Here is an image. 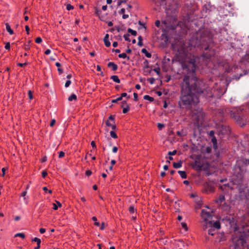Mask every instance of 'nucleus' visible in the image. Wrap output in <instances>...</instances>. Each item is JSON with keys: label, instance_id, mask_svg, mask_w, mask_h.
<instances>
[{"label": "nucleus", "instance_id": "obj_39", "mask_svg": "<svg viewBox=\"0 0 249 249\" xmlns=\"http://www.w3.org/2000/svg\"><path fill=\"white\" fill-rule=\"evenodd\" d=\"M29 98L30 100L33 98V93L31 90H29L28 92Z\"/></svg>", "mask_w": 249, "mask_h": 249}, {"label": "nucleus", "instance_id": "obj_27", "mask_svg": "<svg viewBox=\"0 0 249 249\" xmlns=\"http://www.w3.org/2000/svg\"><path fill=\"white\" fill-rule=\"evenodd\" d=\"M181 166V162H174L173 163V167L176 169L179 168Z\"/></svg>", "mask_w": 249, "mask_h": 249}, {"label": "nucleus", "instance_id": "obj_56", "mask_svg": "<svg viewBox=\"0 0 249 249\" xmlns=\"http://www.w3.org/2000/svg\"><path fill=\"white\" fill-rule=\"evenodd\" d=\"M118 151V148L116 146H114L112 148V152L113 153H116Z\"/></svg>", "mask_w": 249, "mask_h": 249}, {"label": "nucleus", "instance_id": "obj_29", "mask_svg": "<svg viewBox=\"0 0 249 249\" xmlns=\"http://www.w3.org/2000/svg\"><path fill=\"white\" fill-rule=\"evenodd\" d=\"M33 242H36L37 243V245L41 244V240L37 237H35L32 239Z\"/></svg>", "mask_w": 249, "mask_h": 249}, {"label": "nucleus", "instance_id": "obj_11", "mask_svg": "<svg viewBox=\"0 0 249 249\" xmlns=\"http://www.w3.org/2000/svg\"><path fill=\"white\" fill-rule=\"evenodd\" d=\"M208 224L211 227H213L215 229H219L220 228V224L219 221H215L213 223L211 221H209Z\"/></svg>", "mask_w": 249, "mask_h": 249}, {"label": "nucleus", "instance_id": "obj_54", "mask_svg": "<svg viewBox=\"0 0 249 249\" xmlns=\"http://www.w3.org/2000/svg\"><path fill=\"white\" fill-rule=\"evenodd\" d=\"M26 65H27V63H26V62H25L24 63H19L18 64V66H19V67H23V66H25Z\"/></svg>", "mask_w": 249, "mask_h": 249}, {"label": "nucleus", "instance_id": "obj_23", "mask_svg": "<svg viewBox=\"0 0 249 249\" xmlns=\"http://www.w3.org/2000/svg\"><path fill=\"white\" fill-rule=\"evenodd\" d=\"M143 99L146 100H148L150 102H153L154 99L153 97H150V96L148 95H145L143 96Z\"/></svg>", "mask_w": 249, "mask_h": 249}, {"label": "nucleus", "instance_id": "obj_46", "mask_svg": "<svg viewBox=\"0 0 249 249\" xmlns=\"http://www.w3.org/2000/svg\"><path fill=\"white\" fill-rule=\"evenodd\" d=\"M5 48L6 50H9L10 49V44L9 42H7L6 43L5 46Z\"/></svg>", "mask_w": 249, "mask_h": 249}, {"label": "nucleus", "instance_id": "obj_42", "mask_svg": "<svg viewBox=\"0 0 249 249\" xmlns=\"http://www.w3.org/2000/svg\"><path fill=\"white\" fill-rule=\"evenodd\" d=\"M129 211L130 212V213H134V211H135V208L133 206H130L129 208Z\"/></svg>", "mask_w": 249, "mask_h": 249}, {"label": "nucleus", "instance_id": "obj_7", "mask_svg": "<svg viewBox=\"0 0 249 249\" xmlns=\"http://www.w3.org/2000/svg\"><path fill=\"white\" fill-rule=\"evenodd\" d=\"M218 132L222 135H227L230 133V128L228 126L221 125L218 128Z\"/></svg>", "mask_w": 249, "mask_h": 249}, {"label": "nucleus", "instance_id": "obj_58", "mask_svg": "<svg viewBox=\"0 0 249 249\" xmlns=\"http://www.w3.org/2000/svg\"><path fill=\"white\" fill-rule=\"evenodd\" d=\"M53 209L54 210H57L58 206L55 203H53Z\"/></svg>", "mask_w": 249, "mask_h": 249}, {"label": "nucleus", "instance_id": "obj_59", "mask_svg": "<svg viewBox=\"0 0 249 249\" xmlns=\"http://www.w3.org/2000/svg\"><path fill=\"white\" fill-rule=\"evenodd\" d=\"M44 53L46 55H49L51 53V50L50 49H47L45 51Z\"/></svg>", "mask_w": 249, "mask_h": 249}, {"label": "nucleus", "instance_id": "obj_36", "mask_svg": "<svg viewBox=\"0 0 249 249\" xmlns=\"http://www.w3.org/2000/svg\"><path fill=\"white\" fill-rule=\"evenodd\" d=\"M243 59L247 62H249V54H246L243 57Z\"/></svg>", "mask_w": 249, "mask_h": 249}, {"label": "nucleus", "instance_id": "obj_2", "mask_svg": "<svg viewBox=\"0 0 249 249\" xmlns=\"http://www.w3.org/2000/svg\"><path fill=\"white\" fill-rule=\"evenodd\" d=\"M243 172H233L229 179L230 183L218 185V187L225 191L230 188L231 190H236L239 193H242L247 187L246 185L243 183Z\"/></svg>", "mask_w": 249, "mask_h": 249}, {"label": "nucleus", "instance_id": "obj_5", "mask_svg": "<svg viewBox=\"0 0 249 249\" xmlns=\"http://www.w3.org/2000/svg\"><path fill=\"white\" fill-rule=\"evenodd\" d=\"M245 158L239 160L237 162L235 170L238 169L239 171L242 172L246 170L245 168L246 166L249 165V150L245 155Z\"/></svg>", "mask_w": 249, "mask_h": 249}, {"label": "nucleus", "instance_id": "obj_30", "mask_svg": "<svg viewBox=\"0 0 249 249\" xmlns=\"http://www.w3.org/2000/svg\"><path fill=\"white\" fill-rule=\"evenodd\" d=\"M15 237H20L22 239L25 238V234L23 233H18L15 234Z\"/></svg>", "mask_w": 249, "mask_h": 249}, {"label": "nucleus", "instance_id": "obj_53", "mask_svg": "<svg viewBox=\"0 0 249 249\" xmlns=\"http://www.w3.org/2000/svg\"><path fill=\"white\" fill-rule=\"evenodd\" d=\"M133 96L134 101H137L138 100V94L134 92L133 93Z\"/></svg>", "mask_w": 249, "mask_h": 249}, {"label": "nucleus", "instance_id": "obj_8", "mask_svg": "<svg viewBox=\"0 0 249 249\" xmlns=\"http://www.w3.org/2000/svg\"><path fill=\"white\" fill-rule=\"evenodd\" d=\"M201 217L207 225L209 223V219H212L211 213L205 210H202L201 211Z\"/></svg>", "mask_w": 249, "mask_h": 249}, {"label": "nucleus", "instance_id": "obj_32", "mask_svg": "<svg viewBox=\"0 0 249 249\" xmlns=\"http://www.w3.org/2000/svg\"><path fill=\"white\" fill-rule=\"evenodd\" d=\"M178 173L182 178H187L186 172H178Z\"/></svg>", "mask_w": 249, "mask_h": 249}, {"label": "nucleus", "instance_id": "obj_17", "mask_svg": "<svg viewBox=\"0 0 249 249\" xmlns=\"http://www.w3.org/2000/svg\"><path fill=\"white\" fill-rule=\"evenodd\" d=\"M221 209L225 211H228L230 209V206L227 204L226 203H224L222 206H221Z\"/></svg>", "mask_w": 249, "mask_h": 249}, {"label": "nucleus", "instance_id": "obj_35", "mask_svg": "<svg viewBox=\"0 0 249 249\" xmlns=\"http://www.w3.org/2000/svg\"><path fill=\"white\" fill-rule=\"evenodd\" d=\"M130 36V35L128 34H124V39L126 40V41H130V39H129V36Z\"/></svg>", "mask_w": 249, "mask_h": 249}, {"label": "nucleus", "instance_id": "obj_24", "mask_svg": "<svg viewBox=\"0 0 249 249\" xmlns=\"http://www.w3.org/2000/svg\"><path fill=\"white\" fill-rule=\"evenodd\" d=\"M77 99L76 95L75 94H72L69 98L68 100L69 101H72V100H76Z\"/></svg>", "mask_w": 249, "mask_h": 249}, {"label": "nucleus", "instance_id": "obj_61", "mask_svg": "<svg viewBox=\"0 0 249 249\" xmlns=\"http://www.w3.org/2000/svg\"><path fill=\"white\" fill-rule=\"evenodd\" d=\"M91 145L93 148H95L96 147L95 142L94 141H92L91 142Z\"/></svg>", "mask_w": 249, "mask_h": 249}, {"label": "nucleus", "instance_id": "obj_45", "mask_svg": "<svg viewBox=\"0 0 249 249\" xmlns=\"http://www.w3.org/2000/svg\"><path fill=\"white\" fill-rule=\"evenodd\" d=\"M42 38L40 37H37L36 39V43H40L42 42Z\"/></svg>", "mask_w": 249, "mask_h": 249}, {"label": "nucleus", "instance_id": "obj_57", "mask_svg": "<svg viewBox=\"0 0 249 249\" xmlns=\"http://www.w3.org/2000/svg\"><path fill=\"white\" fill-rule=\"evenodd\" d=\"M25 30L27 32V34H29V30H30V29H29V27L28 25H26L25 26Z\"/></svg>", "mask_w": 249, "mask_h": 249}, {"label": "nucleus", "instance_id": "obj_14", "mask_svg": "<svg viewBox=\"0 0 249 249\" xmlns=\"http://www.w3.org/2000/svg\"><path fill=\"white\" fill-rule=\"evenodd\" d=\"M225 200V196L223 195H221L219 196L218 198L216 199V202L218 204H221L223 202H224Z\"/></svg>", "mask_w": 249, "mask_h": 249}, {"label": "nucleus", "instance_id": "obj_51", "mask_svg": "<svg viewBox=\"0 0 249 249\" xmlns=\"http://www.w3.org/2000/svg\"><path fill=\"white\" fill-rule=\"evenodd\" d=\"M122 106H121V107H122V108H123V107H124V106H125V107H126V105H128V104H127V102H126V101H125V100L123 101L122 102Z\"/></svg>", "mask_w": 249, "mask_h": 249}, {"label": "nucleus", "instance_id": "obj_50", "mask_svg": "<svg viewBox=\"0 0 249 249\" xmlns=\"http://www.w3.org/2000/svg\"><path fill=\"white\" fill-rule=\"evenodd\" d=\"M65 156V153L63 151H60L59 153V158H61Z\"/></svg>", "mask_w": 249, "mask_h": 249}, {"label": "nucleus", "instance_id": "obj_48", "mask_svg": "<svg viewBox=\"0 0 249 249\" xmlns=\"http://www.w3.org/2000/svg\"><path fill=\"white\" fill-rule=\"evenodd\" d=\"M164 125L162 124H160V123L158 124V127L160 130H161L162 128L164 127Z\"/></svg>", "mask_w": 249, "mask_h": 249}, {"label": "nucleus", "instance_id": "obj_60", "mask_svg": "<svg viewBox=\"0 0 249 249\" xmlns=\"http://www.w3.org/2000/svg\"><path fill=\"white\" fill-rule=\"evenodd\" d=\"M214 132L212 130L209 133V135L210 136L212 137H214Z\"/></svg>", "mask_w": 249, "mask_h": 249}, {"label": "nucleus", "instance_id": "obj_10", "mask_svg": "<svg viewBox=\"0 0 249 249\" xmlns=\"http://www.w3.org/2000/svg\"><path fill=\"white\" fill-rule=\"evenodd\" d=\"M194 120L198 124L201 123L204 118V113L199 111L196 114L193 115Z\"/></svg>", "mask_w": 249, "mask_h": 249}, {"label": "nucleus", "instance_id": "obj_38", "mask_svg": "<svg viewBox=\"0 0 249 249\" xmlns=\"http://www.w3.org/2000/svg\"><path fill=\"white\" fill-rule=\"evenodd\" d=\"M177 153V150H174L173 151H169L168 153V155L169 156H173L175 155Z\"/></svg>", "mask_w": 249, "mask_h": 249}, {"label": "nucleus", "instance_id": "obj_3", "mask_svg": "<svg viewBox=\"0 0 249 249\" xmlns=\"http://www.w3.org/2000/svg\"><path fill=\"white\" fill-rule=\"evenodd\" d=\"M196 37H192L190 41V45L195 48L200 47L204 50L209 49L210 44L213 42V36L211 32L204 30L198 34Z\"/></svg>", "mask_w": 249, "mask_h": 249}, {"label": "nucleus", "instance_id": "obj_20", "mask_svg": "<svg viewBox=\"0 0 249 249\" xmlns=\"http://www.w3.org/2000/svg\"><path fill=\"white\" fill-rule=\"evenodd\" d=\"M55 66L58 67L57 71L59 72L60 74H61L63 72V71L62 69L60 68L61 64L59 62H56L55 64Z\"/></svg>", "mask_w": 249, "mask_h": 249}, {"label": "nucleus", "instance_id": "obj_19", "mask_svg": "<svg viewBox=\"0 0 249 249\" xmlns=\"http://www.w3.org/2000/svg\"><path fill=\"white\" fill-rule=\"evenodd\" d=\"M142 52L145 54V56L148 58H150L151 57V54L149 53H148L146 49L145 48H143L142 50Z\"/></svg>", "mask_w": 249, "mask_h": 249}, {"label": "nucleus", "instance_id": "obj_49", "mask_svg": "<svg viewBox=\"0 0 249 249\" xmlns=\"http://www.w3.org/2000/svg\"><path fill=\"white\" fill-rule=\"evenodd\" d=\"M181 225L182 228H184L185 230L186 231L188 229L186 223L183 222L181 223Z\"/></svg>", "mask_w": 249, "mask_h": 249}, {"label": "nucleus", "instance_id": "obj_40", "mask_svg": "<svg viewBox=\"0 0 249 249\" xmlns=\"http://www.w3.org/2000/svg\"><path fill=\"white\" fill-rule=\"evenodd\" d=\"M121 100H122L121 97H119L117 98H116V99L112 100V103H117L118 101H120Z\"/></svg>", "mask_w": 249, "mask_h": 249}, {"label": "nucleus", "instance_id": "obj_21", "mask_svg": "<svg viewBox=\"0 0 249 249\" xmlns=\"http://www.w3.org/2000/svg\"><path fill=\"white\" fill-rule=\"evenodd\" d=\"M118 56L119 58H127L128 60L130 59L129 56H128L125 53H120L119 54Z\"/></svg>", "mask_w": 249, "mask_h": 249}, {"label": "nucleus", "instance_id": "obj_25", "mask_svg": "<svg viewBox=\"0 0 249 249\" xmlns=\"http://www.w3.org/2000/svg\"><path fill=\"white\" fill-rule=\"evenodd\" d=\"M127 31L128 33H130L133 36H137V32L135 30H132L131 28H128Z\"/></svg>", "mask_w": 249, "mask_h": 249}, {"label": "nucleus", "instance_id": "obj_18", "mask_svg": "<svg viewBox=\"0 0 249 249\" xmlns=\"http://www.w3.org/2000/svg\"><path fill=\"white\" fill-rule=\"evenodd\" d=\"M110 79H112L114 82L117 83H120V80L117 75H112L111 76Z\"/></svg>", "mask_w": 249, "mask_h": 249}, {"label": "nucleus", "instance_id": "obj_47", "mask_svg": "<svg viewBox=\"0 0 249 249\" xmlns=\"http://www.w3.org/2000/svg\"><path fill=\"white\" fill-rule=\"evenodd\" d=\"M71 83V80H67L66 81V82L65 83V87L66 88H68L70 85Z\"/></svg>", "mask_w": 249, "mask_h": 249}, {"label": "nucleus", "instance_id": "obj_28", "mask_svg": "<svg viewBox=\"0 0 249 249\" xmlns=\"http://www.w3.org/2000/svg\"><path fill=\"white\" fill-rule=\"evenodd\" d=\"M212 142L213 143L214 148L215 149H216L217 148V146H216L217 142H216V138L215 137H213V138L212 139Z\"/></svg>", "mask_w": 249, "mask_h": 249}, {"label": "nucleus", "instance_id": "obj_31", "mask_svg": "<svg viewBox=\"0 0 249 249\" xmlns=\"http://www.w3.org/2000/svg\"><path fill=\"white\" fill-rule=\"evenodd\" d=\"M110 136L114 139H117L118 137L117 134L113 131L110 132Z\"/></svg>", "mask_w": 249, "mask_h": 249}, {"label": "nucleus", "instance_id": "obj_1", "mask_svg": "<svg viewBox=\"0 0 249 249\" xmlns=\"http://www.w3.org/2000/svg\"><path fill=\"white\" fill-rule=\"evenodd\" d=\"M182 67L187 75L183 78L178 106L180 108L190 109L199 102L200 95L203 93V82L195 77L197 66L194 58L185 62Z\"/></svg>", "mask_w": 249, "mask_h": 249}, {"label": "nucleus", "instance_id": "obj_22", "mask_svg": "<svg viewBox=\"0 0 249 249\" xmlns=\"http://www.w3.org/2000/svg\"><path fill=\"white\" fill-rule=\"evenodd\" d=\"M123 113L125 114L127 113L129 110L130 106L129 105H126L125 107H123Z\"/></svg>", "mask_w": 249, "mask_h": 249}, {"label": "nucleus", "instance_id": "obj_16", "mask_svg": "<svg viewBox=\"0 0 249 249\" xmlns=\"http://www.w3.org/2000/svg\"><path fill=\"white\" fill-rule=\"evenodd\" d=\"M5 26L7 31L9 33L10 35H13L14 34V31L11 28L10 25L8 23H5Z\"/></svg>", "mask_w": 249, "mask_h": 249}, {"label": "nucleus", "instance_id": "obj_9", "mask_svg": "<svg viewBox=\"0 0 249 249\" xmlns=\"http://www.w3.org/2000/svg\"><path fill=\"white\" fill-rule=\"evenodd\" d=\"M246 243V241L242 238H239L236 241L233 242L234 249H240L241 247H243Z\"/></svg>", "mask_w": 249, "mask_h": 249}, {"label": "nucleus", "instance_id": "obj_62", "mask_svg": "<svg viewBox=\"0 0 249 249\" xmlns=\"http://www.w3.org/2000/svg\"><path fill=\"white\" fill-rule=\"evenodd\" d=\"M46 231V230L44 228H41L39 230V231L41 233H44Z\"/></svg>", "mask_w": 249, "mask_h": 249}, {"label": "nucleus", "instance_id": "obj_15", "mask_svg": "<svg viewBox=\"0 0 249 249\" xmlns=\"http://www.w3.org/2000/svg\"><path fill=\"white\" fill-rule=\"evenodd\" d=\"M27 193V191L26 190H25V191L23 192L21 195V196L23 197L24 203L26 204H27L28 202V199L26 197Z\"/></svg>", "mask_w": 249, "mask_h": 249}, {"label": "nucleus", "instance_id": "obj_4", "mask_svg": "<svg viewBox=\"0 0 249 249\" xmlns=\"http://www.w3.org/2000/svg\"><path fill=\"white\" fill-rule=\"evenodd\" d=\"M227 113L230 114L231 117L241 127L245 126L248 122L246 111L241 107H235L232 109H228L226 110Z\"/></svg>", "mask_w": 249, "mask_h": 249}, {"label": "nucleus", "instance_id": "obj_44", "mask_svg": "<svg viewBox=\"0 0 249 249\" xmlns=\"http://www.w3.org/2000/svg\"><path fill=\"white\" fill-rule=\"evenodd\" d=\"M66 8L68 10H71L73 8V7L70 4H67Z\"/></svg>", "mask_w": 249, "mask_h": 249}, {"label": "nucleus", "instance_id": "obj_64", "mask_svg": "<svg viewBox=\"0 0 249 249\" xmlns=\"http://www.w3.org/2000/svg\"><path fill=\"white\" fill-rule=\"evenodd\" d=\"M112 46H113L114 48L118 46V43H117V42H116V41H114V42H113V43H112Z\"/></svg>", "mask_w": 249, "mask_h": 249}, {"label": "nucleus", "instance_id": "obj_41", "mask_svg": "<svg viewBox=\"0 0 249 249\" xmlns=\"http://www.w3.org/2000/svg\"><path fill=\"white\" fill-rule=\"evenodd\" d=\"M148 81H149V82L150 83V84H153L155 82V79L154 78H149L148 79Z\"/></svg>", "mask_w": 249, "mask_h": 249}, {"label": "nucleus", "instance_id": "obj_34", "mask_svg": "<svg viewBox=\"0 0 249 249\" xmlns=\"http://www.w3.org/2000/svg\"><path fill=\"white\" fill-rule=\"evenodd\" d=\"M104 42L105 43V45L106 47H109L110 46V42L109 41V39L107 40H104Z\"/></svg>", "mask_w": 249, "mask_h": 249}, {"label": "nucleus", "instance_id": "obj_6", "mask_svg": "<svg viewBox=\"0 0 249 249\" xmlns=\"http://www.w3.org/2000/svg\"><path fill=\"white\" fill-rule=\"evenodd\" d=\"M201 81L203 82V93L200 95V97L203 96L207 98H211L213 97V89L210 88H207L205 89L204 82L202 81Z\"/></svg>", "mask_w": 249, "mask_h": 249}, {"label": "nucleus", "instance_id": "obj_55", "mask_svg": "<svg viewBox=\"0 0 249 249\" xmlns=\"http://www.w3.org/2000/svg\"><path fill=\"white\" fill-rule=\"evenodd\" d=\"M155 25L157 27H159L160 25V21L159 20H156V22H155Z\"/></svg>", "mask_w": 249, "mask_h": 249}, {"label": "nucleus", "instance_id": "obj_13", "mask_svg": "<svg viewBox=\"0 0 249 249\" xmlns=\"http://www.w3.org/2000/svg\"><path fill=\"white\" fill-rule=\"evenodd\" d=\"M107 67L108 68H111L112 70L113 71H115L118 69V66L112 62H109L107 64Z\"/></svg>", "mask_w": 249, "mask_h": 249}, {"label": "nucleus", "instance_id": "obj_33", "mask_svg": "<svg viewBox=\"0 0 249 249\" xmlns=\"http://www.w3.org/2000/svg\"><path fill=\"white\" fill-rule=\"evenodd\" d=\"M208 234L211 235H213L215 233L214 230H213L212 228L208 230Z\"/></svg>", "mask_w": 249, "mask_h": 249}, {"label": "nucleus", "instance_id": "obj_43", "mask_svg": "<svg viewBox=\"0 0 249 249\" xmlns=\"http://www.w3.org/2000/svg\"><path fill=\"white\" fill-rule=\"evenodd\" d=\"M153 70H154V71H155L156 72V73L158 75H160V68L154 69Z\"/></svg>", "mask_w": 249, "mask_h": 249}, {"label": "nucleus", "instance_id": "obj_12", "mask_svg": "<svg viewBox=\"0 0 249 249\" xmlns=\"http://www.w3.org/2000/svg\"><path fill=\"white\" fill-rule=\"evenodd\" d=\"M106 124L108 126H110L113 124H114L115 120L114 116L112 115H110L108 118V120L106 121Z\"/></svg>", "mask_w": 249, "mask_h": 249}, {"label": "nucleus", "instance_id": "obj_52", "mask_svg": "<svg viewBox=\"0 0 249 249\" xmlns=\"http://www.w3.org/2000/svg\"><path fill=\"white\" fill-rule=\"evenodd\" d=\"M55 123V120L54 119H53L51 120V123H50V126L52 127L54 125V124Z\"/></svg>", "mask_w": 249, "mask_h": 249}, {"label": "nucleus", "instance_id": "obj_63", "mask_svg": "<svg viewBox=\"0 0 249 249\" xmlns=\"http://www.w3.org/2000/svg\"><path fill=\"white\" fill-rule=\"evenodd\" d=\"M42 176L43 178H45L47 175V173L48 172H42Z\"/></svg>", "mask_w": 249, "mask_h": 249}, {"label": "nucleus", "instance_id": "obj_37", "mask_svg": "<svg viewBox=\"0 0 249 249\" xmlns=\"http://www.w3.org/2000/svg\"><path fill=\"white\" fill-rule=\"evenodd\" d=\"M127 97V99H129L130 98L129 96H127V94L125 92H124L121 94V96L120 97H121V99L122 100L123 97Z\"/></svg>", "mask_w": 249, "mask_h": 249}, {"label": "nucleus", "instance_id": "obj_26", "mask_svg": "<svg viewBox=\"0 0 249 249\" xmlns=\"http://www.w3.org/2000/svg\"><path fill=\"white\" fill-rule=\"evenodd\" d=\"M31 43V40H29L27 42V44L24 45V49L26 51L30 50V44Z\"/></svg>", "mask_w": 249, "mask_h": 249}]
</instances>
